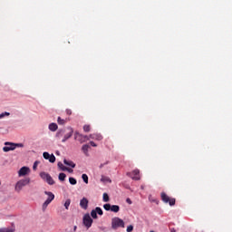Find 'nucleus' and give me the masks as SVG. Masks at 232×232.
<instances>
[{
  "label": "nucleus",
  "instance_id": "f257e3e1",
  "mask_svg": "<svg viewBox=\"0 0 232 232\" xmlns=\"http://www.w3.org/2000/svg\"><path fill=\"white\" fill-rule=\"evenodd\" d=\"M29 183L30 178L18 180L14 185V191L16 193H21V191H23V188H24V186H28Z\"/></svg>",
  "mask_w": 232,
  "mask_h": 232
},
{
  "label": "nucleus",
  "instance_id": "f03ea898",
  "mask_svg": "<svg viewBox=\"0 0 232 232\" xmlns=\"http://www.w3.org/2000/svg\"><path fill=\"white\" fill-rule=\"evenodd\" d=\"M44 195H47V199L43 203L42 205V211H46V208L50 204H52V201L55 198V195L52 193L51 191H44Z\"/></svg>",
  "mask_w": 232,
  "mask_h": 232
},
{
  "label": "nucleus",
  "instance_id": "7ed1b4c3",
  "mask_svg": "<svg viewBox=\"0 0 232 232\" xmlns=\"http://www.w3.org/2000/svg\"><path fill=\"white\" fill-rule=\"evenodd\" d=\"M119 227H124V220L120 218H113L111 219V228L115 230L119 229Z\"/></svg>",
  "mask_w": 232,
  "mask_h": 232
},
{
  "label": "nucleus",
  "instance_id": "20e7f679",
  "mask_svg": "<svg viewBox=\"0 0 232 232\" xmlns=\"http://www.w3.org/2000/svg\"><path fill=\"white\" fill-rule=\"evenodd\" d=\"M40 177H41V179H43V180L47 182V184H49L50 186H53V184H55L53 178H52V176H50V174H48L46 172H41Z\"/></svg>",
  "mask_w": 232,
  "mask_h": 232
},
{
  "label": "nucleus",
  "instance_id": "39448f33",
  "mask_svg": "<svg viewBox=\"0 0 232 232\" xmlns=\"http://www.w3.org/2000/svg\"><path fill=\"white\" fill-rule=\"evenodd\" d=\"M82 223L87 227V229H90L92 227V225L93 224V219H92V217L90 214H85L82 218Z\"/></svg>",
  "mask_w": 232,
  "mask_h": 232
},
{
  "label": "nucleus",
  "instance_id": "423d86ee",
  "mask_svg": "<svg viewBox=\"0 0 232 232\" xmlns=\"http://www.w3.org/2000/svg\"><path fill=\"white\" fill-rule=\"evenodd\" d=\"M140 171L139 169H134L131 172H127V176L128 177H131L132 180H140Z\"/></svg>",
  "mask_w": 232,
  "mask_h": 232
},
{
  "label": "nucleus",
  "instance_id": "0eeeda50",
  "mask_svg": "<svg viewBox=\"0 0 232 232\" xmlns=\"http://www.w3.org/2000/svg\"><path fill=\"white\" fill-rule=\"evenodd\" d=\"M15 150V143L13 142H5V147L3 148V151L5 153H8V151H14Z\"/></svg>",
  "mask_w": 232,
  "mask_h": 232
},
{
  "label": "nucleus",
  "instance_id": "6e6552de",
  "mask_svg": "<svg viewBox=\"0 0 232 232\" xmlns=\"http://www.w3.org/2000/svg\"><path fill=\"white\" fill-rule=\"evenodd\" d=\"M161 199L163 200V202H165L166 204H169V206H175V198H169V197H168V195H166V193H161Z\"/></svg>",
  "mask_w": 232,
  "mask_h": 232
},
{
  "label": "nucleus",
  "instance_id": "1a4fd4ad",
  "mask_svg": "<svg viewBox=\"0 0 232 232\" xmlns=\"http://www.w3.org/2000/svg\"><path fill=\"white\" fill-rule=\"evenodd\" d=\"M26 175H30V168L22 167L18 171V177H26Z\"/></svg>",
  "mask_w": 232,
  "mask_h": 232
},
{
  "label": "nucleus",
  "instance_id": "9d476101",
  "mask_svg": "<svg viewBox=\"0 0 232 232\" xmlns=\"http://www.w3.org/2000/svg\"><path fill=\"white\" fill-rule=\"evenodd\" d=\"M75 139L76 140H79L81 144H82V142H86V140H90V137L83 136L82 134H80L78 132L75 133Z\"/></svg>",
  "mask_w": 232,
  "mask_h": 232
},
{
  "label": "nucleus",
  "instance_id": "9b49d317",
  "mask_svg": "<svg viewBox=\"0 0 232 232\" xmlns=\"http://www.w3.org/2000/svg\"><path fill=\"white\" fill-rule=\"evenodd\" d=\"M43 157L44 159H45V160H49V162H51L52 164L55 162V156L53 154L50 155V153L48 152H44Z\"/></svg>",
  "mask_w": 232,
  "mask_h": 232
},
{
  "label": "nucleus",
  "instance_id": "f8f14e48",
  "mask_svg": "<svg viewBox=\"0 0 232 232\" xmlns=\"http://www.w3.org/2000/svg\"><path fill=\"white\" fill-rule=\"evenodd\" d=\"M88 203H89L88 198H82L81 201H80L81 208L82 209H88Z\"/></svg>",
  "mask_w": 232,
  "mask_h": 232
},
{
  "label": "nucleus",
  "instance_id": "ddd939ff",
  "mask_svg": "<svg viewBox=\"0 0 232 232\" xmlns=\"http://www.w3.org/2000/svg\"><path fill=\"white\" fill-rule=\"evenodd\" d=\"M72 135H73V129H71L70 132L64 135L62 142H66L68 139L72 138Z\"/></svg>",
  "mask_w": 232,
  "mask_h": 232
},
{
  "label": "nucleus",
  "instance_id": "4468645a",
  "mask_svg": "<svg viewBox=\"0 0 232 232\" xmlns=\"http://www.w3.org/2000/svg\"><path fill=\"white\" fill-rule=\"evenodd\" d=\"M15 231V227L12 226L9 227H3L0 228V232H14Z\"/></svg>",
  "mask_w": 232,
  "mask_h": 232
},
{
  "label": "nucleus",
  "instance_id": "2eb2a0df",
  "mask_svg": "<svg viewBox=\"0 0 232 232\" xmlns=\"http://www.w3.org/2000/svg\"><path fill=\"white\" fill-rule=\"evenodd\" d=\"M89 139H92L94 140H102V136L101 134H91Z\"/></svg>",
  "mask_w": 232,
  "mask_h": 232
},
{
  "label": "nucleus",
  "instance_id": "dca6fc26",
  "mask_svg": "<svg viewBox=\"0 0 232 232\" xmlns=\"http://www.w3.org/2000/svg\"><path fill=\"white\" fill-rule=\"evenodd\" d=\"M63 164L69 166V168H75V163L70 160H63Z\"/></svg>",
  "mask_w": 232,
  "mask_h": 232
},
{
  "label": "nucleus",
  "instance_id": "f3484780",
  "mask_svg": "<svg viewBox=\"0 0 232 232\" xmlns=\"http://www.w3.org/2000/svg\"><path fill=\"white\" fill-rule=\"evenodd\" d=\"M101 182H103V184L110 183L111 184V179L109 177L102 176Z\"/></svg>",
  "mask_w": 232,
  "mask_h": 232
},
{
  "label": "nucleus",
  "instance_id": "a211bd4d",
  "mask_svg": "<svg viewBox=\"0 0 232 232\" xmlns=\"http://www.w3.org/2000/svg\"><path fill=\"white\" fill-rule=\"evenodd\" d=\"M111 211H112V213H119V211H121V207L118 205H112L111 207Z\"/></svg>",
  "mask_w": 232,
  "mask_h": 232
},
{
  "label": "nucleus",
  "instance_id": "6ab92c4d",
  "mask_svg": "<svg viewBox=\"0 0 232 232\" xmlns=\"http://www.w3.org/2000/svg\"><path fill=\"white\" fill-rule=\"evenodd\" d=\"M57 128H59L56 123H51L49 124V130L50 131H57Z\"/></svg>",
  "mask_w": 232,
  "mask_h": 232
},
{
  "label": "nucleus",
  "instance_id": "aec40b11",
  "mask_svg": "<svg viewBox=\"0 0 232 232\" xmlns=\"http://www.w3.org/2000/svg\"><path fill=\"white\" fill-rule=\"evenodd\" d=\"M88 150H90V145L85 144L82 147V151H83L84 155H88Z\"/></svg>",
  "mask_w": 232,
  "mask_h": 232
},
{
  "label": "nucleus",
  "instance_id": "412c9836",
  "mask_svg": "<svg viewBox=\"0 0 232 232\" xmlns=\"http://www.w3.org/2000/svg\"><path fill=\"white\" fill-rule=\"evenodd\" d=\"M72 204V199L71 198H67L63 204L65 209H70V205Z\"/></svg>",
  "mask_w": 232,
  "mask_h": 232
},
{
  "label": "nucleus",
  "instance_id": "4be33fe9",
  "mask_svg": "<svg viewBox=\"0 0 232 232\" xmlns=\"http://www.w3.org/2000/svg\"><path fill=\"white\" fill-rule=\"evenodd\" d=\"M57 122H58V124L64 126V124H66V120L62 119L61 117H58Z\"/></svg>",
  "mask_w": 232,
  "mask_h": 232
},
{
  "label": "nucleus",
  "instance_id": "5701e85b",
  "mask_svg": "<svg viewBox=\"0 0 232 232\" xmlns=\"http://www.w3.org/2000/svg\"><path fill=\"white\" fill-rule=\"evenodd\" d=\"M58 179L61 182H64L65 179H66V174L64 173H60L58 176Z\"/></svg>",
  "mask_w": 232,
  "mask_h": 232
},
{
  "label": "nucleus",
  "instance_id": "b1692460",
  "mask_svg": "<svg viewBox=\"0 0 232 232\" xmlns=\"http://www.w3.org/2000/svg\"><path fill=\"white\" fill-rule=\"evenodd\" d=\"M58 168H60L62 171H66V169H68V167H64V165L62 162H58Z\"/></svg>",
  "mask_w": 232,
  "mask_h": 232
},
{
  "label": "nucleus",
  "instance_id": "393cba45",
  "mask_svg": "<svg viewBox=\"0 0 232 232\" xmlns=\"http://www.w3.org/2000/svg\"><path fill=\"white\" fill-rule=\"evenodd\" d=\"M5 117H10V112L5 111L0 114V119H5Z\"/></svg>",
  "mask_w": 232,
  "mask_h": 232
},
{
  "label": "nucleus",
  "instance_id": "a878e982",
  "mask_svg": "<svg viewBox=\"0 0 232 232\" xmlns=\"http://www.w3.org/2000/svg\"><path fill=\"white\" fill-rule=\"evenodd\" d=\"M69 182L72 184V186H75V184H77V179L74 178H69Z\"/></svg>",
  "mask_w": 232,
  "mask_h": 232
},
{
  "label": "nucleus",
  "instance_id": "bb28decb",
  "mask_svg": "<svg viewBox=\"0 0 232 232\" xmlns=\"http://www.w3.org/2000/svg\"><path fill=\"white\" fill-rule=\"evenodd\" d=\"M103 202H110V196H108V193H103Z\"/></svg>",
  "mask_w": 232,
  "mask_h": 232
},
{
  "label": "nucleus",
  "instance_id": "cd10ccee",
  "mask_svg": "<svg viewBox=\"0 0 232 232\" xmlns=\"http://www.w3.org/2000/svg\"><path fill=\"white\" fill-rule=\"evenodd\" d=\"M105 211H111V204H105L103 205Z\"/></svg>",
  "mask_w": 232,
  "mask_h": 232
},
{
  "label": "nucleus",
  "instance_id": "c85d7f7f",
  "mask_svg": "<svg viewBox=\"0 0 232 232\" xmlns=\"http://www.w3.org/2000/svg\"><path fill=\"white\" fill-rule=\"evenodd\" d=\"M94 210H96V214L102 216V208L97 207Z\"/></svg>",
  "mask_w": 232,
  "mask_h": 232
},
{
  "label": "nucleus",
  "instance_id": "c756f323",
  "mask_svg": "<svg viewBox=\"0 0 232 232\" xmlns=\"http://www.w3.org/2000/svg\"><path fill=\"white\" fill-rule=\"evenodd\" d=\"M82 179L83 182H85V184H88V175L82 174Z\"/></svg>",
  "mask_w": 232,
  "mask_h": 232
},
{
  "label": "nucleus",
  "instance_id": "7c9ffc66",
  "mask_svg": "<svg viewBox=\"0 0 232 232\" xmlns=\"http://www.w3.org/2000/svg\"><path fill=\"white\" fill-rule=\"evenodd\" d=\"M63 133H64V130H59L57 133H56V137L58 139H61V137H63Z\"/></svg>",
  "mask_w": 232,
  "mask_h": 232
},
{
  "label": "nucleus",
  "instance_id": "2f4dec72",
  "mask_svg": "<svg viewBox=\"0 0 232 232\" xmlns=\"http://www.w3.org/2000/svg\"><path fill=\"white\" fill-rule=\"evenodd\" d=\"M91 216H92L93 218H97V211H96L95 209L92 210Z\"/></svg>",
  "mask_w": 232,
  "mask_h": 232
},
{
  "label": "nucleus",
  "instance_id": "473e14b6",
  "mask_svg": "<svg viewBox=\"0 0 232 232\" xmlns=\"http://www.w3.org/2000/svg\"><path fill=\"white\" fill-rule=\"evenodd\" d=\"M15 148H24V144L23 143H14Z\"/></svg>",
  "mask_w": 232,
  "mask_h": 232
},
{
  "label": "nucleus",
  "instance_id": "72a5a7b5",
  "mask_svg": "<svg viewBox=\"0 0 232 232\" xmlns=\"http://www.w3.org/2000/svg\"><path fill=\"white\" fill-rule=\"evenodd\" d=\"M39 166V161H35L33 166V169L35 171L37 169V167Z\"/></svg>",
  "mask_w": 232,
  "mask_h": 232
},
{
  "label": "nucleus",
  "instance_id": "f704fd0d",
  "mask_svg": "<svg viewBox=\"0 0 232 232\" xmlns=\"http://www.w3.org/2000/svg\"><path fill=\"white\" fill-rule=\"evenodd\" d=\"M83 131H86V132L90 131V125H84Z\"/></svg>",
  "mask_w": 232,
  "mask_h": 232
},
{
  "label": "nucleus",
  "instance_id": "c9c22d12",
  "mask_svg": "<svg viewBox=\"0 0 232 232\" xmlns=\"http://www.w3.org/2000/svg\"><path fill=\"white\" fill-rule=\"evenodd\" d=\"M133 231V226L130 225L129 227H127V232H131Z\"/></svg>",
  "mask_w": 232,
  "mask_h": 232
},
{
  "label": "nucleus",
  "instance_id": "e433bc0d",
  "mask_svg": "<svg viewBox=\"0 0 232 232\" xmlns=\"http://www.w3.org/2000/svg\"><path fill=\"white\" fill-rule=\"evenodd\" d=\"M90 144H91V146H92L93 148H97V144H95V142L91 141Z\"/></svg>",
  "mask_w": 232,
  "mask_h": 232
},
{
  "label": "nucleus",
  "instance_id": "4c0bfd02",
  "mask_svg": "<svg viewBox=\"0 0 232 232\" xmlns=\"http://www.w3.org/2000/svg\"><path fill=\"white\" fill-rule=\"evenodd\" d=\"M66 113H67V115H72V110L67 109V110H66Z\"/></svg>",
  "mask_w": 232,
  "mask_h": 232
},
{
  "label": "nucleus",
  "instance_id": "58836bf2",
  "mask_svg": "<svg viewBox=\"0 0 232 232\" xmlns=\"http://www.w3.org/2000/svg\"><path fill=\"white\" fill-rule=\"evenodd\" d=\"M65 171H68L69 173H73V169L67 168V169H65Z\"/></svg>",
  "mask_w": 232,
  "mask_h": 232
},
{
  "label": "nucleus",
  "instance_id": "ea45409f",
  "mask_svg": "<svg viewBox=\"0 0 232 232\" xmlns=\"http://www.w3.org/2000/svg\"><path fill=\"white\" fill-rule=\"evenodd\" d=\"M126 203H127V204H131V199H130V198H128L126 199Z\"/></svg>",
  "mask_w": 232,
  "mask_h": 232
},
{
  "label": "nucleus",
  "instance_id": "a19ab883",
  "mask_svg": "<svg viewBox=\"0 0 232 232\" xmlns=\"http://www.w3.org/2000/svg\"><path fill=\"white\" fill-rule=\"evenodd\" d=\"M170 232H177V230L175 228H171Z\"/></svg>",
  "mask_w": 232,
  "mask_h": 232
},
{
  "label": "nucleus",
  "instance_id": "79ce46f5",
  "mask_svg": "<svg viewBox=\"0 0 232 232\" xmlns=\"http://www.w3.org/2000/svg\"><path fill=\"white\" fill-rule=\"evenodd\" d=\"M102 166H104V165H103V164H101V165H100V168H102Z\"/></svg>",
  "mask_w": 232,
  "mask_h": 232
},
{
  "label": "nucleus",
  "instance_id": "37998d69",
  "mask_svg": "<svg viewBox=\"0 0 232 232\" xmlns=\"http://www.w3.org/2000/svg\"><path fill=\"white\" fill-rule=\"evenodd\" d=\"M76 229H77V227L75 226V227H74V231H75Z\"/></svg>",
  "mask_w": 232,
  "mask_h": 232
},
{
  "label": "nucleus",
  "instance_id": "c03bdc74",
  "mask_svg": "<svg viewBox=\"0 0 232 232\" xmlns=\"http://www.w3.org/2000/svg\"><path fill=\"white\" fill-rule=\"evenodd\" d=\"M56 155H59V151H56Z\"/></svg>",
  "mask_w": 232,
  "mask_h": 232
},
{
  "label": "nucleus",
  "instance_id": "a18cd8bd",
  "mask_svg": "<svg viewBox=\"0 0 232 232\" xmlns=\"http://www.w3.org/2000/svg\"><path fill=\"white\" fill-rule=\"evenodd\" d=\"M141 189H144V187H143V186H141Z\"/></svg>",
  "mask_w": 232,
  "mask_h": 232
}]
</instances>
